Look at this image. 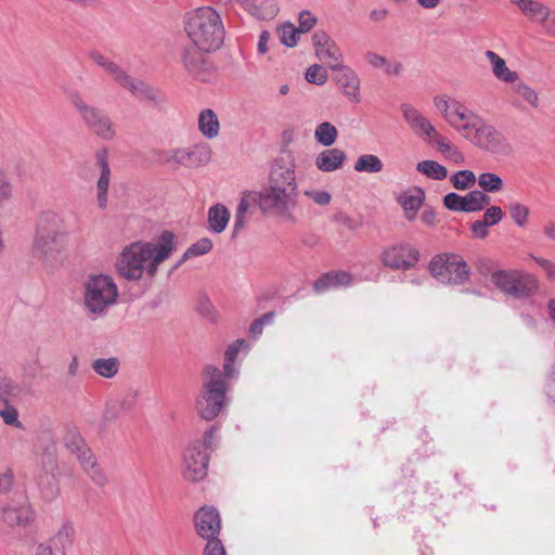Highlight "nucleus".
I'll list each match as a JSON object with an SVG mask.
<instances>
[{"instance_id": "obj_35", "label": "nucleus", "mask_w": 555, "mask_h": 555, "mask_svg": "<svg viewBox=\"0 0 555 555\" xmlns=\"http://www.w3.org/2000/svg\"><path fill=\"white\" fill-rule=\"evenodd\" d=\"M79 462L83 470L88 474L94 483L98 486H104L106 483L107 478L96 463L92 451L88 453V455L82 456Z\"/></svg>"}, {"instance_id": "obj_12", "label": "nucleus", "mask_w": 555, "mask_h": 555, "mask_svg": "<svg viewBox=\"0 0 555 555\" xmlns=\"http://www.w3.org/2000/svg\"><path fill=\"white\" fill-rule=\"evenodd\" d=\"M211 150L207 144H196L188 149H172L162 153L165 163H173L186 168H196L209 163Z\"/></svg>"}, {"instance_id": "obj_19", "label": "nucleus", "mask_w": 555, "mask_h": 555, "mask_svg": "<svg viewBox=\"0 0 555 555\" xmlns=\"http://www.w3.org/2000/svg\"><path fill=\"white\" fill-rule=\"evenodd\" d=\"M120 86L127 88L132 94L152 102L156 106H160L165 102V96L160 91L129 75H126Z\"/></svg>"}, {"instance_id": "obj_43", "label": "nucleus", "mask_w": 555, "mask_h": 555, "mask_svg": "<svg viewBox=\"0 0 555 555\" xmlns=\"http://www.w3.org/2000/svg\"><path fill=\"white\" fill-rule=\"evenodd\" d=\"M126 414L128 413L125 410H121V406L119 405L116 399L109 400L105 403L101 420V426L105 427Z\"/></svg>"}, {"instance_id": "obj_4", "label": "nucleus", "mask_w": 555, "mask_h": 555, "mask_svg": "<svg viewBox=\"0 0 555 555\" xmlns=\"http://www.w3.org/2000/svg\"><path fill=\"white\" fill-rule=\"evenodd\" d=\"M202 379L195 409L203 420L212 421L227 404L228 384L223 379L221 371L214 364L204 366Z\"/></svg>"}, {"instance_id": "obj_36", "label": "nucleus", "mask_w": 555, "mask_h": 555, "mask_svg": "<svg viewBox=\"0 0 555 555\" xmlns=\"http://www.w3.org/2000/svg\"><path fill=\"white\" fill-rule=\"evenodd\" d=\"M90 59L107 72L118 85H120L127 75L116 63L106 59L98 51L90 52Z\"/></svg>"}, {"instance_id": "obj_23", "label": "nucleus", "mask_w": 555, "mask_h": 555, "mask_svg": "<svg viewBox=\"0 0 555 555\" xmlns=\"http://www.w3.org/2000/svg\"><path fill=\"white\" fill-rule=\"evenodd\" d=\"M269 183L281 189L294 186L297 190L294 166L288 167L278 160L271 169Z\"/></svg>"}, {"instance_id": "obj_14", "label": "nucleus", "mask_w": 555, "mask_h": 555, "mask_svg": "<svg viewBox=\"0 0 555 555\" xmlns=\"http://www.w3.org/2000/svg\"><path fill=\"white\" fill-rule=\"evenodd\" d=\"M420 251L409 244L393 245L382 254L383 263L393 270L406 271L418 262Z\"/></svg>"}, {"instance_id": "obj_52", "label": "nucleus", "mask_w": 555, "mask_h": 555, "mask_svg": "<svg viewBox=\"0 0 555 555\" xmlns=\"http://www.w3.org/2000/svg\"><path fill=\"white\" fill-rule=\"evenodd\" d=\"M197 311L204 318L215 322L216 321V310L211 301L207 296H202L197 302Z\"/></svg>"}, {"instance_id": "obj_53", "label": "nucleus", "mask_w": 555, "mask_h": 555, "mask_svg": "<svg viewBox=\"0 0 555 555\" xmlns=\"http://www.w3.org/2000/svg\"><path fill=\"white\" fill-rule=\"evenodd\" d=\"M300 34L310 31L317 24V17L310 11H301L298 16Z\"/></svg>"}, {"instance_id": "obj_20", "label": "nucleus", "mask_w": 555, "mask_h": 555, "mask_svg": "<svg viewBox=\"0 0 555 555\" xmlns=\"http://www.w3.org/2000/svg\"><path fill=\"white\" fill-rule=\"evenodd\" d=\"M96 164L101 168V175L96 182L98 188V205L101 209L107 206V192L111 182V168L108 165V157L106 151H98L95 154Z\"/></svg>"}, {"instance_id": "obj_27", "label": "nucleus", "mask_w": 555, "mask_h": 555, "mask_svg": "<svg viewBox=\"0 0 555 555\" xmlns=\"http://www.w3.org/2000/svg\"><path fill=\"white\" fill-rule=\"evenodd\" d=\"M230 220V211L222 204H216L208 209V228L214 233L225 230Z\"/></svg>"}, {"instance_id": "obj_47", "label": "nucleus", "mask_w": 555, "mask_h": 555, "mask_svg": "<svg viewBox=\"0 0 555 555\" xmlns=\"http://www.w3.org/2000/svg\"><path fill=\"white\" fill-rule=\"evenodd\" d=\"M306 79L310 83L322 86L327 80V72L319 64L311 65L306 72Z\"/></svg>"}, {"instance_id": "obj_1", "label": "nucleus", "mask_w": 555, "mask_h": 555, "mask_svg": "<svg viewBox=\"0 0 555 555\" xmlns=\"http://www.w3.org/2000/svg\"><path fill=\"white\" fill-rule=\"evenodd\" d=\"M177 237L170 231H164L156 243L133 242L121 250L116 261L118 274L129 281H138L146 272L153 278L162 262L177 249Z\"/></svg>"}, {"instance_id": "obj_56", "label": "nucleus", "mask_w": 555, "mask_h": 555, "mask_svg": "<svg viewBox=\"0 0 555 555\" xmlns=\"http://www.w3.org/2000/svg\"><path fill=\"white\" fill-rule=\"evenodd\" d=\"M334 220L349 230H357L362 227L361 219H353L346 212L339 211L334 216Z\"/></svg>"}, {"instance_id": "obj_18", "label": "nucleus", "mask_w": 555, "mask_h": 555, "mask_svg": "<svg viewBox=\"0 0 555 555\" xmlns=\"http://www.w3.org/2000/svg\"><path fill=\"white\" fill-rule=\"evenodd\" d=\"M331 68L336 72L335 79L343 93L351 101L359 102L360 81L356 73L343 64L331 65Z\"/></svg>"}, {"instance_id": "obj_61", "label": "nucleus", "mask_w": 555, "mask_h": 555, "mask_svg": "<svg viewBox=\"0 0 555 555\" xmlns=\"http://www.w3.org/2000/svg\"><path fill=\"white\" fill-rule=\"evenodd\" d=\"M470 231L474 238L483 240L489 235L488 227L481 220L474 221Z\"/></svg>"}, {"instance_id": "obj_54", "label": "nucleus", "mask_w": 555, "mask_h": 555, "mask_svg": "<svg viewBox=\"0 0 555 555\" xmlns=\"http://www.w3.org/2000/svg\"><path fill=\"white\" fill-rule=\"evenodd\" d=\"M0 416L7 425L22 427V423L18 421V412L14 406L7 404L5 409L0 411Z\"/></svg>"}, {"instance_id": "obj_30", "label": "nucleus", "mask_w": 555, "mask_h": 555, "mask_svg": "<svg viewBox=\"0 0 555 555\" xmlns=\"http://www.w3.org/2000/svg\"><path fill=\"white\" fill-rule=\"evenodd\" d=\"M198 129L207 139L216 138L219 133V120L216 113L206 108L198 116Z\"/></svg>"}, {"instance_id": "obj_28", "label": "nucleus", "mask_w": 555, "mask_h": 555, "mask_svg": "<svg viewBox=\"0 0 555 555\" xmlns=\"http://www.w3.org/2000/svg\"><path fill=\"white\" fill-rule=\"evenodd\" d=\"M74 539L75 528L70 521H65L57 532L51 538V546L65 554V552L72 547Z\"/></svg>"}, {"instance_id": "obj_51", "label": "nucleus", "mask_w": 555, "mask_h": 555, "mask_svg": "<svg viewBox=\"0 0 555 555\" xmlns=\"http://www.w3.org/2000/svg\"><path fill=\"white\" fill-rule=\"evenodd\" d=\"M443 205L449 210L463 212L464 196L454 192L448 193L443 196Z\"/></svg>"}, {"instance_id": "obj_40", "label": "nucleus", "mask_w": 555, "mask_h": 555, "mask_svg": "<svg viewBox=\"0 0 555 555\" xmlns=\"http://www.w3.org/2000/svg\"><path fill=\"white\" fill-rule=\"evenodd\" d=\"M315 55L319 60L326 62L328 66L340 64L343 54L337 44L331 40L325 47L320 48L315 51Z\"/></svg>"}, {"instance_id": "obj_25", "label": "nucleus", "mask_w": 555, "mask_h": 555, "mask_svg": "<svg viewBox=\"0 0 555 555\" xmlns=\"http://www.w3.org/2000/svg\"><path fill=\"white\" fill-rule=\"evenodd\" d=\"M486 57L492 65L493 75L501 81L514 83L518 80V74L506 66V62L499 54L491 50L485 52Z\"/></svg>"}, {"instance_id": "obj_44", "label": "nucleus", "mask_w": 555, "mask_h": 555, "mask_svg": "<svg viewBox=\"0 0 555 555\" xmlns=\"http://www.w3.org/2000/svg\"><path fill=\"white\" fill-rule=\"evenodd\" d=\"M278 33L282 44L289 48L295 47L297 44V38L300 35V31L293 24H283L278 29Z\"/></svg>"}, {"instance_id": "obj_22", "label": "nucleus", "mask_w": 555, "mask_h": 555, "mask_svg": "<svg viewBox=\"0 0 555 555\" xmlns=\"http://www.w3.org/2000/svg\"><path fill=\"white\" fill-rule=\"evenodd\" d=\"M257 203L260 204V194L256 192H244L237 205L234 222H233V236L237 235L245 227L247 221L248 210Z\"/></svg>"}, {"instance_id": "obj_59", "label": "nucleus", "mask_w": 555, "mask_h": 555, "mask_svg": "<svg viewBox=\"0 0 555 555\" xmlns=\"http://www.w3.org/2000/svg\"><path fill=\"white\" fill-rule=\"evenodd\" d=\"M305 195L311 198L315 204L326 206L330 204L332 196L326 191H306Z\"/></svg>"}, {"instance_id": "obj_10", "label": "nucleus", "mask_w": 555, "mask_h": 555, "mask_svg": "<svg viewBox=\"0 0 555 555\" xmlns=\"http://www.w3.org/2000/svg\"><path fill=\"white\" fill-rule=\"evenodd\" d=\"M210 52L193 44L183 48L181 63L190 77L202 82H210L215 78V66L208 55Z\"/></svg>"}, {"instance_id": "obj_33", "label": "nucleus", "mask_w": 555, "mask_h": 555, "mask_svg": "<svg viewBox=\"0 0 555 555\" xmlns=\"http://www.w3.org/2000/svg\"><path fill=\"white\" fill-rule=\"evenodd\" d=\"M519 10L533 22L541 24L542 21H546L550 16V9L543 3L534 0L525 1Z\"/></svg>"}, {"instance_id": "obj_62", "label": "nucleus", "mask_w": 555, "mask_h": 555, "mask_svg": "<svg viewBox=\"0 0 555 555\" xmlns=\"http://www.w3.org/2000/svg\"><path fill=\"white\" fill-rule=\"evenodd\" d=\"M534 261L545 271L547 278L555 282V263L540 257H532Z\"/></svg>"}, {"instance_id": "obj_57", "label": "nucleus", "mask_w": 555, "mask_h": 555, "mask_svg": "<svg viewBox=\"0 0 555 555\" xmlns=\"http://www.w3.org/2000/svg\"><path fill=\"white\" fill-rule=\"evenodd\" d=\"M203 555H227V553L221 540L215 539L206 543Z\"/></svg>"}, {"instance_id": "obj_5", "label": "nucleus", "mask_w": 555, "mask_h": 555, "mask_svg": "<svg viewBox=\"0 0 555 555\" xmlns=\"http://www.w3.org/2000/svg\"><path fill=\"white\" fill-rule=\"evenodd\" d=\"M83 305L91 319L102 318L114 306L118 288L114 280L105 274H95L85 282Z\"/></svg>"}, {"instance_id": "obj_24", "label": "nucleus", "mask_w": 555, "mask_h": 555, "mask_svg": "<svg viewBox=\"0 0 555 555\" xmlns=\"http://www.w3.org/2000/svg\"><path fill=\"white\" fill-rule=\"evenodd\" d=\"M347 155L339 149H327L322 151L315 158V166L320 171L332 172L339 169Z\"/></svg>"}, {"instance_id": "obj_11", "label": "nucleus", "mask_w": 555, "mask_h": 555, "mask_svg": "<svg viewBox=\"0 0 555 555\" xmlns=\"http://www.w3.org/2000/svg\"><path fill=\"white\" fill-rule=\"evenodd\" d=\"M260 194V208L263 211L273 210L278 215L292 218V211L297 204V190L294 186L281 189L280 186H269Z\"/></svg>"}, {"instance_id": "obj_2", "label": "nucleus", "mask_w": 555, "mask_h": 555, "mask_svg": "<svg viewBox=\"0 0 555 555\" xmlns=\"http://www.w3.org/2000/svg\"><path fill=\"white\" fill-rule=\"evenodd\" d=\"M68 231L63 217L53 211H42L36 222L33 255L47 264L56 263L64 251Z\"/></svg>"}, {"instance_id": "obj_32", "label": "nucleus", "mask_w": 555, "mask_h": 555, "mask_svg": "<svg viewBox=\"0 0 555 555\" xmlns=\"http://www.w3.org/2000/svg\"><path fill=\"white\" fill-rule=\"evenodd\" d=\"M491 197L486 193L474 190L464 195L463 212H477L481 211L485 207L489 206Z\"/></svg>"}, {"instance_id": "obj_42", "label": "nucleus", "mask_w": 555, "mask_h": 555, "mask_svg": "<svg viewBox=\"0 0 555 555\" xmlns=\"http://www.w3.org/2000/svg\"><path fill=\"white\" fill-rule=\"evenodd\" d=\"M478 185L483 193H495L503 189V181L496 173L483 172L478 177Z\"/></svg>"}, {"instance_id": "obj_34", "label": "nucleus", "mask_w": 555, "mask_h": 555, "mask_svg": "<svg viewBox=\"0 0 555 555\" xmlns=\"http://www.w3.org/2000/svg\"><path fill=\"white\" fill-rule=\"evenodd\" d=\"M91 367L99 376L113 378L120 369V362L115 357L100 358L92 362Z\"/></svg>"}, {"instance_id": "obj_21", "label": "nucleus", "mask_w": 555, "mask_h": 555, "mask_svg": "<svg viewBox=\"0 0 555 555\" xmlns=\"http://www.w3.org/2000/svg\"><path fill=\"white\" fill-rule=\"evenodd\" d=\"M352 282L351 275L346 271H330L323 273L313 283V289L318 294L327 292L331 288L348 286Z\"/></svg>"}, {"instance_id": "obj_49", "label": "nucleus", "mask_w": 555, "mask_h": 555, "mask_svg": "<svg viewBox=\"0 0 555 555\" xmlns=\"http://www.w3.org/2000/svg\"><path fill=\"white\" fill-rule=\"evenodd\" d=\"M514 90L517 94H519L524 100H526L531 106L537 107L539 103V98L537 92L531 89L528 85L522 81L517 82L514 86Z\"/></svg>"}, {"instance_id": "obj_7", "label": "nucleus", "mask_w": 555, "mask_h": 555, "mask_svg": "<svg viewBox=\"0 0 555 555\" xmlns=\"http://www.w3.org/2000/svg\"><path fill=\"white\" fill-rule=\"evenodd\" d=\"M491 281L498 289L515 299H527L539 289L537 278L522 270H499Z\"/></svg>"}, {"instance_id": "obj_17", "label": "nucleus", "mask_w": 555, "mask_h": 555, "mask_svg": "<svg viewBox=\"0 0 555 555\" xmlns=\"http://www.w3.org/2000/svg\"><path fill=\"white\" fill-rule=\"evenodd\" d=\"M401 113L405 122L409 125L411 130L418 137L429 138L430 135H437L436 128L430 121L415 107L410 104H401Z\"/></svg>"}, {"instance_id": "obj_16", "label": "nucleus", "mask_w": 555, "mask_h": 555, "mask_svg": "<svg viewBox=\"0 0 555 555\" xmlns=\"http://www.w3.org/2000/svg\"><path fill=\"white\" fill-rule=\"evenodd\" d=\"M1 512L3 522L10 527H28L35 521L36 517L30 503L26 499L4 505Z\"/></svg>"}, {"instance_id": "obj_26", "label": "nucleus", "mask_w": 555, "mask_h": 555, "mask_svg": "<svg viewBox=\"0 0 555 555\" xmlns=\"http://www.w3.org/2000/svg\"><path fill=\"white\" fill-rule=\"evenodd\" d=\"M63 442L66 449H68L73 454L77 456L78 461L91 452L90 448L87 447L83 438L81 437L78 428L75 426H69L66 428Z\"/></svg>"}, {"instance_id": "obj_13", "label": "nucleus", "mask_w": 555, "mask_h": 555, "mask_svg": "<svg viewBox=\"0 0 555 555\" xmlns=\"http://www.w3.org/2000/svg\"><path fill=\"white\" fill-rule=\"evenodd\" d=\"M183 475L189 481L202 480L207 475L209 455L199 441L192 442L184 451Z\"/></svg>"}, {"instance_id": "obj_46", "label": "nucleus", "mask_w": 555, "mask_h": 555, "mask_svg": "<svg viewBox=\"0 0 555 555\" xmlns=\"http://www.w3.org/2000/svg\"><path fill=\"white\" fill-rule=\"evenodd\" d=\"M212 248V242L208 237H202L196 243L192 244L184 251V259H190L192 257L203 256L209 253Z\"/></svg>"}, {"instance_id": "obj_48", "label": "nucleus", "mask_w": 555, "mask_h": 555, "mask_svg": "<svg viewBox=\"0 0 555 555\" xmlns=\"http://www.w3.org/2000/svg\"><path fill=\"white\" fill-rule=\"evenodd\" d=\"M140 392L137 389H128L118 398H116L117 402L121 406V410H125L127 413L131 412L137 405Z\"/></svg>"}, {"instance_id": "obj_39", "label": "nucleus", "mask_w": 555, "mask_h": 555, "mask_svg": "<svg viewBox=\"0 0 555 555\" xmlns=\"http://www.w3.org/2000/svg\"><path fill=\"white\" fill-rule=\"evenodd\" d=\"M337 135L336 127L328 121L321 122L314 131L315 140L325 147L333 145Z\"/></svg>"}, {"instance_id": "obj_60", "label": "nucleus", "mask_w": 555, "mask_h": 555, "mask_svg": "<svg viewBox=\"0 0 555 555\" xmlns=\"http://www.w3.org/2000/svg\"><path fill=\"white\" fill-rule=\"evenodd\" d=\"M246 346V343L244 339H236L233 344H231L224 353V359L227 362H235L236 357L241 350L242 347Z\"/></svg>"}, {"instance_id": "obj_38", "label": "nucleus", "mask_w": 555, "mask_h": 555, "mask_svg": "<svg viewBox=\"0 0 555 555\" xmlns=\"http://www.w3.org/2000/svg\"><path fill=\"white\" fill-rule=\"evenodd\" d=\"M354 170L358 172L377 173L383 170V163L376 155L364 154L357 159Z\"/></svg>"}, {"instance_id": "obj_29", "label": "nucleus", "mask_w": 555, "mask_h": 555, "mask_svg": "<svg viewBox=\"0 0 555 555\" xmlns=\"http://www.w3.org/2000/svg\"><path fill=\"white\" fill-rule=\"evenodd\" d=\"M452 122H448L451 127H453L457 132L462 133L466 139L468 133L474 129L472 125L478 124L481 119L478 115H476L473 111H465L459 113L454 116H451Z\"/></svg>"}, {"instance_id": "obj_64", "label": "nucleus", "mask_w": 555, "mask_h": 555, "mask_svg": "<svg viewBox=\"0 0 555 555\" xmlns=\"http://www.w3.org/2000/svg\"><path fill=\"white\" fill-rule=\"evenodd\" d=\"M545 391L547 397L555 402V365L547 378Z\"/></svg>"}, {"instance_id": "obj_9", "label": "nucleus", "mask_w": 555, "mask_h": 555, "mask_svg": "<svg viewBox=\"0 0 555 555\" xmlns=\"http://www.w3.org/2000/svg\"><path fill=\"white\" fill-rule=\"evenodd\" d=\"M472 126L474 129L466 139L474 145L496 155H508L512 153V145L508 140L494 126L488 124L482 118L478 124Z\"/></svg>"}, {"instance_id": "obj_3", "label": "nucleus", "mask_w": 555, "mask_h": 555, "mask_svg": "<svg viewBox=\"0 0 555 555\" xmlns=\"http://www.w3.org/2000/svg\"><path fill=\"white\" fill-rule=\"evenodd\" d=\"M184 30L189 44L206 51L218 50L224 40V26L220 14L211 7H203L186 14Z\"/></svg>"}, {"instance_id": "obj_41", "label": "nucleus", "mask_w": 555, "mask_h": 555, "mask_svg": "<svg viewBox=\"0 0 555 555\" xmlns=\"http://www.w3.org/2000/svg\"><path fill=\"white\" fill-rule=\"evenodd\" d=\"M450 181L454 189L465 191L474 186L477 181L475 173L472 170L464 169L456 171L450 177Z\"/></svg>"}, {"instance_id": "obj_63", "label": "nucleus", "mask_w": 555, "mask_h": 555, "mask_svg": "<svg viewBox=\"0 0 555 555\" xmlns=\"http://www.w3.org/2000/svg\"><path fill=\"white\" fill-rule=\"evenodd\" d=\"M330 41H331V38L323 30H318L312 36V43H313L315 51L322 47H325Z\"/></svg>"}, {"instance_id": "obj_45", "label": "nucleus", "mask_w": 555, "mask_h": 555, "mask_svg": "<svg viewBox=\"0 0 555 555\" xmlns=\"http://www.w3.org/2000/svg\"><path fill=\"white\" fill-rule=\"evenodd\" d=\"M507 208L511 218L518 227L522 228L527 224L529 208L526 205L521 203H511Z\"/></svg>"}, {"instance_id": "obj_50", "label": "nucleus", "mask_w": 555, "mask_h": 555, "mask_svg": "<svg viewBox=\"0 0 555 555\" xmlns=\"http://www.w3.org/2000/svg\"><path fill=\"white\" fill-rule=\"evenodd\" d=\"M503 210L499 206H490L480 219L488 228L498 224L503 218Z\"/></svg>"}, {"instance_id": "obj_58", "label": "nucleus", "mask_w": 555, "mask_h": 555, "mask_svg": "<svg viewBox=\"0 0 555 555\" xmlns=\"http://www.w3.org/2000/svg\"><path fill=\"white\" fill-rule=\"evenodd\" d=\"M47 479H48V485H47V487L41 488V493L46 500L51 501L54 498H56V495L59 494V486H57V482H56L54 476L47 477Z\"/></svg>"}, {"instance_id": "obj_31", "label": "nucleus", "mask_w": 555, "mask_h": 555, "mask_svg": "<svg viewBox=\"0 0 555 555\" xmlns=\"http://www.w3.org/2000/svg\"><path fill=\"white\" fill-rule=\"evenodd\" d=\"M424 191L420 188L414 190V194H403L400 203L405 211L408 220H414L417 210L421 208L424 202Z\"/></svg>"}, {"instance_id": "obj_55", "label": "nucleus", "mask_w": 555, "mask_h": 555, "mask_svg": "<svg viewBox=\"0 0 555 555\" xmlns=\"http://www.w3.org/2000/svg\"><path fill=\"white\" fill-rule=\"evenodd\" d=\"M451 101L447 95H437L434 98L436 108L442 114L447 122H452L450 113Z\"/></svg>"}, {"instance_id": "obj_15", "label": "nucleus", "mask_w": 555, "mask_h": 555, "mask_svg": "<svg viewBox=\"0 0 555 555\" xmlns=\"http://www.w3.org/2000/svg\"><path fill=\"white\" fill-rule=\"evenodd\" d=\"M196 533L207 542L219 539L221 518L217 508L203 506L194 514Z\"/></svg>"}, {"instance_id": "obj_6", "label": "nucleus", "mask_w": 555, "mask_h": 555, "mask_svg": "<svg viewBox=\"0 0 555 555\" xmlns=\"http://www.w3.org/2000/svg\"><path fill=\"white\" fill-rule=\"evenodd\" d=\"M68 100L91 133L104 141H113L117 137L116 126L103 108L89 104L78 91H70Z\"/></svg>"}, {"instance_id": "obj_37", "label": "nucleus", "mask_w": 555, "mask_h": 555, "mask_svg": "<svg viewBox=\"0 0 555 555\" xmlns=\"http://www.w3.org/2000/svg\"><path fill=\"white\" fill-rule=\"evenodd\" d=\"M416 170L433 180H443L448 176L447 168L436 160H422L417 163Z\"/></svg>"}, {"instance_id": "obj_8", "label": "nucleus", "mask_w": 555, "mask_h": 555, "mask_svg": "<svg viewBox=\"0 0 555 555\" xmlns=\"http://www.w3.org/2000/svg\"><path fill=\"white\" fill-rule=\"evenodd\" d=\"M429 271L439 282L453 285L463 284L470 275L466 261L454 254L435 256L429 262Z\"/></svg>"}]
</instances>
